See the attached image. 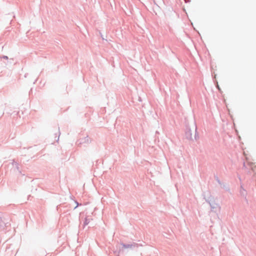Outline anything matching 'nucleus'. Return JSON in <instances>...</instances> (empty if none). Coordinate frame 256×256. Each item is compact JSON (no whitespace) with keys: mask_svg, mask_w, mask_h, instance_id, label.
<instances>
[{"mask_svg":"<svg viewBox=\"0 0 256 256\" xmlns=\"http://www.w3.org/2000/svg\"><path fill=\"white\" fill-rule=\"evenodd\" d=\"M206 192L202 193L204 199L206 202L208 203L210 207V211L214 213H217L220 211V206L216 202L214 196L210 194L209 192H207L208 195L206 196Z\"/></svg>","mask_w":256,"mask_h":256,"instance_id":"1","label":"nucleus"},{"mask_svg":"<svg viewBox=\"0 0 256 256\" xmlns=\"http://www.w3.org/2000/svg\"><path fill=\"white\" fill-rule=\"evenodd\" d=\"M90 142L91 140L89 138L88 136H87L85 137L80 138L77 140L76 144L78 146H81L82 145L86 146V144H88Z\"/></svg>","mask_w":256,"mask_h":256,"instance_id":"2","label":"nucleus"},{"mask_svg":"<svg viewBox=\"0 0 256 256\" xmlns=\"http://www.w3.org/2000/svg\"><path fill=\"white\" fill-rule=\"evenodd\" d=\"M185 138L186 139L190 140H192V130L189 126H186V130H185Z\"/></svg>","mask_w":256,"mask_h":256,"instance_id":"3","label":"nucleus"},{"mask_svg":"<svg viewBox=\"0 0 256 256\" xmlns=\"http://www.w3.org/2000/svg\"><path fill=\"white\" fill-rule=\"evenodd\" d=\"M240 196L244 198V200L246 202V204H248V200L246 198L247 192L244 188L242 184H241L240 186Z\"/></svg>","mask_w":256,"mask_h":256,"instance_id":"4","label":"nucleus"},{"mask_svg":"<svg viewBox=\"0 0 256 256\" xmlns=\"http://www.w3.org/2000/svg\"><path fill=\"white\" fill-rule=\"evenodd\" d=\"M121 245L122 246V248H138V244L135 242H133L132 244H127L122 242L121 243Z\"/></svg>","mask_w":256,"mask_h":256,"instance_id":"5","label":"nucleus"},{"mask_svg":"<svg viewBox=\"0 0 256 256\" xmlns=\"http://www.w3.org/2000/svg\"><path fill=\"white\" fill-rule=\"evenodd\" d=\"M2 224L3 225V226H0V229H2V230H8V228L10 226V224L8 222H3V220H2Z\"/></svg>","mask_w":256,"mask_h":256,"instance_id":"6","label":"nucleus"},{"mask_svg":"<svg viewBox=\"0 0 256 256\" xmlns=\"http://www.w3.org/2000/svg\"><path fill=\"white\" fill-rule=\"evenodd\" d=\"M220 186L222 188L227 192H229L230 190L228 186L226 184L222 183V185H220Z\"/></svg>","mask_w":256,"mask_h":256,"instance_id":"7","label":"nucleus"},{"mask_svg":"<svg viewBox=\"0 0 256 256\" xmlns=\"http://www.w3.org/2000/svg\"><path fill=\"white\" fill-rule=\"evenodd\" d=\"M12 164L15 166L17 170H18L20 173L21 172L20 170L19 164L16 162L14 160L13 162H12Z\"/></svg>","mask_w":256,"mask_h":256,"instance_id":"8","label":"nucleus"},{"mask_svg":"<svg viewBox=\"0 0 256 256\" xmlns=\"http://www.w3.org/2000/svg\"><path fill=\"white\" fill-rule=\"evenodd\" d=\"M194 138L196 140L198 139L199 138L198 134L197 131V127L196 126V129H195V134L194 136Z\"/></svg>","mask_w":256,"mask_h":256,"instance_id":"9","label":"nucleus"},{"mask_svg":"<svg viewBox=\"0 0 256 256\" xmlns=\"http://www.w3.org/2000/svg\"><path fill=\"white\" fill-rule=\"evenodd\" d=\"M120 252V250H115L114 249L112 250V252L114 253V255H116V256H119Z\"/></svg>","mask_w":256,"mask_h":256,"instance_id":"10","label":"nucleus"},{"mask_svg":"<svg viewBox=\"0 0 256 256\" xmlns=\"http://www.w3.org/2000/svg\"><path fill=\"white\" fill-rule=\"evenodd\" d=\"M214 178L215 180L218 182V183L219 184L222 185V182H221V181L218 178V176L214 175Z\"/></svg>","mask_w":256,"mask_h":256,"instance_id":"11","label":"nucleus"},{"mask_svg":"<svg viewBox=\"0 0 256 256\" xmlns=\"http://www.w3.org/2000/svg\"><path fill=\"white\" fill-rule=\"evenodd\" d=\"M90 222V219L88 218H86L84 219V226H87Z\"/></svg>","mask_w":256,"mask_h":256,"instance_id":"12","label":"nucleus"},{"mask_svg":"<svg viewBox=\"0 0 256 256\" xmlns=\"http://www.w3.org/2000/svg\"><path fill=\"white\" fill-rule=\"evenodd\" d=\"M75 203L76 204V206L74 208V210L76 209L79 206H81L82 204H80L78 201L76 200Z\"/></svg>","mask_w":256,"mask_h":256,"instance_id":"13","label":"nucleus"},{"mask_svg":"<svg viewBox=\"0 0 256 256\" xmlns=\"http://www.w3.org/2000/svg\"><path fill=\"white\" fill-rule=\"evenodd\" d=\"M58 136H57V134H56V137H55L56 138L58 137L57 140H56V141H57V142H58V140H59V136H60V128H58Z\"/></svg>","mask_w":256,"mask_h":256,"instance_id":"14","label":"nucleus"},{"mask_svg":"<svg viewBox=\"0 0 256 256\" xmlns=\"http://www.w3.org/2000/svg\"><path fill=\"white\" fill-rule=\"evenodd\" d=\"M216 87L217 89L219 90V92H222L221 89H220V87L218 86V83H217V84L216 86Z\"/></svg>","mask_w":256,"mask_h":256,"instance_id":"15","label":"nucleus"},{"mask_svg":"<svg viewBox=\"0 0 256 256\" xmlns=\"http://www.w3.org/2000/svg\"><path fill=\"white\" fill-rule=\"evenodd\" d=\"M2 218L0 216V226H3V225L2 224Z\"/></svg>","mask_w":256,"mask_h":256,"instance_id":"16","label":"nucleus"},{"mask_svg":"<svg viewBox=\"0 0 256 256\" xmlns=\"http://www.w3.org/2000/svg\"><path fill=\"white\" fill-rule=\"evenodd\" d=\"M2 58H4V59H5V60H8V56H2Z\"/></svg>","mask_w":256,"mask_h":256,"instance_id":"17","label":"nucleus"},{"mask_svg":"<svg viewBox=\"0 0 256 256\" xmlns=\"http://www.w3.org/2000/svg\"><path fill=\"white\" fill-rule=\"evenodd\" d=\"M186 2H190V0H184Z\"/></svg>","mask_w":256,"mask_h":256,"instance_id":"18","label":"nucleus"},{"mask_svg":"<svg viewBox=\"0 0 256 256\" xmlns=\"http://www.w3.org/2000/svg\"><path fill=\"white\" fill-rule=\"evenodd\" d=\"M30 197H31V196L29 195V196H28V200H30Z\"/></svg>","mask_w":256,"mask_h":256,"instance_id":"19","label":"nucleus"},{"mask_svg":"<svg viewBox=\"0 0 256 256\" xmlns=\"http://www.w3.org/2000/svg\"><path fill=\"white\" fill-rule=\"evenodd\" d=\"M37 80H38V78L36 79V80L34 82V84H35Z\"/></svg>","mask_w":256,"mask_h":256,"instance_id":"20","label":"nucleus"},{"mask_svg":"<svg viewBox=\"0 0 256 256\" xmlns=\"http://www.w3.org/2000/svg\"><path fill=\"white\" fill-rule=\"evenodd\" d=\"M26 74H25V75H24V77H26Z\"/></svg>","mask_w":256,"mask_h":256,"instance_id":"21","label":"nucleus"},{"mask_svg":"<svg viewBox=\"0 0 256 256\" xmlns=\"http://www.w3.org/2000/svg\"><path fill=\"white\" fill-rule=\"evenodd\" d=\"M244 166H245V163L244 162Z\"/></svg>","mask_w":256,"mask_h":256,"instance_id":"22","label":"nucleus"}]
</instances>
